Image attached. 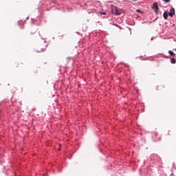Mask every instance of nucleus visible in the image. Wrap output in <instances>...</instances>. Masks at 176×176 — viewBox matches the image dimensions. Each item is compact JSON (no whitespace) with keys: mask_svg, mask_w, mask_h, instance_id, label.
I'll use <instances>...</instances> for the list:
<instances>
[{"mask_svg":"<svg viewBox=\"0 0 176 176\" xmlns=\"http://www.w3.org/2000/svg\"><path fill=\"white\" fill-rule=\"evenodd\" d=\"M170 63H171V64H175V58H170Z\"/></svg>","mask_w":176,"mask_h":176,"instance_id":"6","label":"nucleus"},{"mask_svg":"<svg viewBox=\"0 0 176 176\" xmlns=\"http://www.w3.org/2000/svg\"><path fill=\"white\" fill-rule=\"evenodd\" d=\"M168 16H170V17H174V16H175V9L174 8L171 7L168 12Z\"/></svg>","mask_w":176,"mask_h":176,"instance_id":"3","label":"nucleus"},{"mask_svg":"<svg viewBox=\"0 0 176 176\" xmlns=\"http://www.w3.org/2000/svg\"><path fill=\"white\" fill-rule=\"evenodd\" d=\"M163 17H164V20H167V19L168 17V13L167 12V11H164V12L163 14Z\"/></svg>","mask_w":176,"mask_h":176,"instance_id":"4","label":"nucleus"},{"mask_svg":"<svg viewBox=\"0 0 176 176\" xmlns=\"http://www.w3.org/2000/svg\"><path fill=\"white\" fill-rule=\"evenodd\" d=\"M168 54H170L171 57H175V54H174V52H173L171 50L168 51Z\"/></svg>","mask_w":176,"mask_h":176,"instance_id":"5","label":"nucleus"},{"mask_svg":"<svg viewBox=\"0 0 176 176\" xmlns=\"http://www.w3.org/2000/svg\"><path fill=\"white\" fill-rule=\"evenodd\" d=\"M45 50H46V48L41 47V50L38 52H45Z\"/></svg>","mask_w":176,"mask_h":176,"instance_id":"7","label":"nucleus"},{"mask_svg":"<svg viewBox=\"0 0 176 176\" xmlns=\"http://www.w3.org/2000/svg\"><path fill=\"white\" fill-rule=\"evenodd\" d=\"M20 64H21V63H18L17 65H20Z\"/></svg>","mask_w":176,"mask_h":176,"instance_id":"10","label":"nucleus"},{"mask_svg":"<svg viewBox=\"0 0 176 176\" xmlns=\"http://www.w3.org/2000/svg\"><path fill=\"white\" fill-rule=\"evenodd\" d=\"M165 3H169L170 0H163Z\"/></svg>","mask_w":176,"mask_h":176,"instance_id":"8","label":"nucleus"},{"mask_svg":"<svg viewBox=\"0 0 176 176\" xmlns=\"http://www.w3.org/2000/svg\"><path fill=\"white\" fill-rule=\"evenodd\" d=\"M136 12H138V13H142V12L140 10H137Z\"/></svg>","mask_w":176,"mask_h":176,"instance_id":"9","label":"nucleus"},{"mask_svg":"<svg viewBox=\"0 0 176 176\" xmlns=\"http://www.w3.org/2000/svg\"><path fill=\"white\" fill-rule=\"evenodd\" d=\"M111 13L116 14V16H119V14H120V11H119L117 7L113 6L111 8Z\"/></svg>","mask_w":176,"mask_h":176,"instance_id":"1","label":"nucleus"},{"mask_svg":"<svg viewBox=\"0 0 176 176\" xmlns=\"http://www.w3.org/2000/svg\"><path fill=\"white\" fill-rule=\"evenodd\" d=\"M152 8L155 9V13H159V4L157 3V2H155L153 4Z\"/></svg>","mask_w":176,"mask_h":176,"instance_id":"2","label":"nucleus"}]
</instances>
